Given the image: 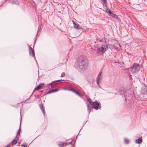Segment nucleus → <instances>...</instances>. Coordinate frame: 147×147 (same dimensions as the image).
I'll return each instance as SVG.
<instances>
[{"mask_svg": "<svg viewBox=\"0 0 147 147\" xmlns=\"http://www.w3.org/2000/svg\"><path fill=\"white\" fill-rule=\"evenodd\" d=\"M119 92L121 94H124L125 100H126L127 98L128 99V97H129V98L131 97V93H130L129 94H128V95H127V92L123 87L120 88L119 90Z\"/></svg>", "mask_w": 147, "mask_h": 147, "instance_id": "7ed1b4c3", "label": "nucleus"}, {"mask_svg": "<svg viewBox=\"0 0 147 147\" xmlns=\"http://www.w3.org/2000/svg\"><path fill=\"white\" fill-rule=\"evenodd\" d=\"M67 144V143H64L61 144H59V146L60 147H63L64 146H66Z\"/></svg>", "mask_w": 147, "mask_h": 147, "instance_id": "aec40b11", "label": "nucleus"}, {"mask_svg": "<svg viewBox=\"0 0 147 147\" xmlns=\"http://www.w3.org/2000/svg\"><path fill=\"white\" fill-rule=\"evenodd\" d=\"M125 142V144H128L129 142V141L127 139H125L124 140Z\"/></svg>", "mask_w": 147, "mask_h": 147, "instance_id": "393cba45", "label": "nucleus"}, {"mask_svg": "<svg viewBox=\"0 0 147 147\" xmlns=\"http://www.w3.org/2000/svg\"><path fill=\"white\" fill-rule=\"evenodd\" d=\"M28 47L29 48V55L30 56H31L34 57L37 64V65H38V64L37 62V61H36V57L35 56L34 50L33 49L32 47H31L29 45H28Z\"/></svg>", "mask_w": 147, "mask_h": 147, "instance_id": "39448f33", "label": "nucleus"}, {"mask_svg": "<svg viewBox=\"0 0 147 147\" xmlns=\"http://www.w3.org/2000/svg\"><path fill=\"white\" fill-rule=\"evenodd\" d=\"M101 1L105 4V6L107 8V3L106 0H101Z\"/></svg>", "mask_w": 147, "mask_h": 147, "instance_id": "5701e85b", "label": "nucleus"}, {"mask_svg": "<svg viewBox=\"0 0 147 147\" xmlns=\"http://www.w3.org/2000/svg\"><path fill=\"white\" fill-rule=\"evenodd\" d=\"M39 31V29H38V31H37V35H36V37H37V36H38V31Z\"/></svg>", "mask_w": 147, "mask_h": 147, "instance_id": "c756f323", "label": "nucleus"}, {"mask_svg": "<svg viewBox=\"0 0 147 147\" xmlns=\"http://www.w3.org/2000/svg\"><path fill=\"white\" fill-rule=\"evenodd\" d=\"M50 94V92H49V91L48 92H45V94Z\"/></svg>", "mask_w": 147, "mask_h": 147, "instance_id": "c85d7f7f", "label": "nucleus"}, {"mask_svg": "<svg viewBox=\"0 0 147 147\" xmlns=\"http://www.w3.org/2000/svg\"><path fill=\"white\" fill-rule=\"evenodd\" d=\"M27 145V144H25L24 143L23 144V145H22V147H26Z\"/></svg>", "mask_w": 147, "mask_h": 147, "instance_id": "bb28decb", "label": "nucleus"}, {"mask_svg": "<svg viewBox=\"0 0 147 147\" xmlns=\"http://www.w3.org/2000/svg\"><path fill=\"white\" fill-rule=\"evenodd\" d=\"M73 22L74 24V27L76 28V29L80 30L83 29V28L81 27L78 24H76L75 23L74 21H73Z\"/></svg>", "mask_w": 147, "mask_h": 147, "instance_id": "9b49d317", "label": "nucleus"}, {"mask_svg": "<svg viewBox=\"0 0 147 147\" xmlns=\"http://www.w3.org/2000/svg\"><path fill=\"white\" fill-rule=\"evenodd\" d=\"M9 2L11 3H14L15 4H18L19 3L18 0H10Z\"/></svg>", "mask_w": 147, "mask_h": 147, "instance_id": "dca6fc26", "label": "nucleus"}, {"mask_svg": "<svg viewBox=\"0 0 147 147\" xmlns=\"http://www.w3.org/2000/svg\"><path fill=\"white\" fill-rule=\"evenodd\" d=\"M67 90L70 91H72L77 95L82 97V95L81 94H80L76 90L72 88L68 87L67 88Z\"/></svg>", "mask_w": 147, "mask_h": 147, "instance_id": "0eeeda50", "label": "nucleus"}, {"mask_svg": "<svg viewBox=\"0 0 147 147\" xmlns=\"http://www.w3.org/2000/svg\"><path fill=\"white\" fill-rule=\"evenodd\" d=\"M88 64L87 58L84 55H81L77 59L75 66L77 68L84 70L87 68Z\"/></svg>", "mask_w": 147, "mask_h": 147, "instance_id": "f257e3e1", "label": "nucleus"}, {"mask_svg": "<svg viewBox=\"0 0 147 147\" xmlns=\"http://www.w3.org/2000/svg\"><path fill=\"white\" fill-rule=\"evenodd\" d=\"M99 104L98 102H94L92 105V107L96 110H97L98 108L99 107Z\"/></svg>", "mask_w": 147, "mask_h": 147, "instance_id": "9d476101", "label": "nucleus"}, {"mask_svg": "<svg viewBox=\"0 0 147 147\" xmlns=\"http://www.w3.org/2000/svg\"><path fill=\"white\" fill-rule=\"evenodd\" d=\"M97 53L99 55H101L105 52L108 49L106 44H103L100 47L97 48Z\"/></svg>", "mask_w": 147, "mask_h": 147, "instance_id": "f03ea898", "label": "nucleus"}, {"mask_svg": "<svg viewBox=\"0 0 147 147\" xmlns=\"http://www.w3.org/2000/svg\"><path fill=\"white\" fill-rule=\"evenodd\" d=\"M65 76V73L64 72H63L61 74V77H63Z\"/></svg>", "mask_w": 147, "mask_h": 147, "instance_id": "a878e982", "label": "nucleus"}, {"mask_svg": "<svg viewBox=\"0 0 147 147\" xmlns=\"http://www.w3.org/2000/svg\"><path fill=\"white\" fill-rule=\"evenodd\" d=\"M100 82L97 81V82H96L97 84V85L98 86L99 88L102 89H103L100 86L99 82Z\"/></svg>", "mask_w": 147, "mask_h": 147, "instance_id": "b1692460", "label": "nucleus"}, {"mask_svg": "<svg viewBox=\"0 0 147 147\" xmlns=\"http://www.w3.org/2000/svg\"><path fill=\"white\" fill-rule=\"evenodd\" d=\"M99 41H100V42H101V40H99Z\"/></svg>", "mask_w": 147, "mask_h": 147, "instance_id": "473e14b6", "label": "nucleus"}, {"mask_svg": "<svg viewBox=\"0 0 147 147\" xmlns=\"http://www.w3.org/2000/svg\"><path fill=\"white\" fill-rule=\"evenodd\" d=\"M87 107L88 111L89 112V113L91 111L92 108L90 106V105L88 104H87Z\"/></svg>", "mask_w": 147, "mask_h": 147, "instance_id": "a211bd4d", "label": "nucleus"}, {"mask_svg": "<svg viewBox=\"0 0 147 147\" xmlns=\"http://www.w3.org/2000/svg\"><path fill=\"white\" fill-rule=\"evenodd\" d=\"M144 86L145 87L143 90L142 93L143 94H147V86L145 84H144Z\"/></svg>", "mask_w": 147, "mask_h": 147, "instance_id": "2eb2a0df", "label": "nucleus"}, {"mask_svg": "<svg viewBox=\"0 0 147 147\" xmlns=\"http://www.w3.org/2000/svg\"><path fill=\"white\" fill-rule=\"evenodd\" d=\"M20 144V143H19L18 144V145H19Z\"/></svg>", "mask_w": 147, "mask_h": 147, "instance_id": "2f4dec72", "label": "nucleus"}, {"mask_svg": "<svg viewBox=\"0 0 147 147\" xmlns=\"http://www.w3.org/2000/svg\"><path fill=\"white\" fill-rule=\"evenodd\" d=\"M36 40H35V42H34V44H35V42H36Z\"/></svg>", "mask_w": 147, "mask_h": 147, "instance_id": "7c9ffc66", "label": "nucleus"}, {"mask_svg": "<svg viewBox=\"0 0 147 147\" xmlns=\"http://www.w3.org/2000/svg\"><path fill=\"white\" fill-rule=\"evenodd\" d=\"M39 107L41 109V111H42V113H43V114L45 116V111L43 109V105L42 104V103L40 104L39 105Z\"/></svg>", "mask_w": 147, "mask_h": 147, "instance_id": "4468645a", "label": "nucleus"}, {"mask_svg": "<svg viewBox=\"0 0 147 147\" xmlns=\"http://www.w3.org/2000/svg\"><path fill=\"white\" fill-rule=\"evenodd\" d=\"M136 143H138L140 144L142 142V140L140 138H139L138 140H136Z\"/></svg>", "mask_w": 147, "mask_h": 147, "instance_id": "6ab92c4d", "label": "nucleus"}, {"mask_svg": "<svg viewBox=\"0 0 147 147\" xmlns=\"http://www.w3.org/2000/svg\"><path fill=\"white\" fill-rule=\"evenodd\" d=\"M19 138V136L18 137V138H17V139L13 140L11 142L10 145L13 146L17 143L18 140V139Z\"/></svg>", "mask_w": 147, "mask_h": 147, "instance_id": "ddd939ff", "label": "nucleus"}, {"mask_svg": "<svg viewBox=\"0 0 147 147\" xmlns=\"http://www.w3.org/2000/svg\"><path fill=\"white\" fill-rule=\"evenodd\" d=\"M59 90V89L56 88L54 89H51L49 91V92H50V93H51L52 92H56Z\"/></svg>", "mask_w": 147, "mask_h": 147, "instance_id": "f3484780", "label": "nucleus"}, {"mask_svg": "<svg viewBox=\"0 0 147 147\" xmlns=\"http://www.w3.org/2000/svg\"><path fill=\"white\" fill-rule=\"evenodd\" d=\"M113 47L115 49H118V48H117V47L116 46L114 45L113 46Z\"/></svg>", "mask_w": 147, "mask_h": 147, "instance_id": "cd10ccee", "label": "nucleus"}, {"mask_svg": "<svg viewBox=\"0 0 147 147\" xmlns=\"http://www.w3.org/2000/svg\"><path fill=\"white\" fill-rule=\"evenodd\" d=\"M87 100L90 105L92 106L93 102H92L90 98H87Z\"/></svg>", "mask_w": 147, "mask_h": 147, "instance_id": "4be33fe9", "label": "nucleus"}, {"mask_svg": "<svg viewBox=\"0 0 147 147\" xmlns=\"http://www.w3.org/2000/svg\"><path fill=\"white\" fill-rule=\"evenodd\" d=\"M106 12L108 13V14L109 16H112L114 18H115L116 19H118L119 18L116 15L113 14L110 10L109 9L107 8L106 9Z\"/></svg>", "mask_w": 147, "mask_h": 147, "instance_id": "423d86ee", "label": "nucleus"}, {"mask_svg": "<svg viewBox=\"0 0 147 147\" xmlns=\"http://www.w3.org/2000/svg\"><path fill=\"white\" fill-rule=\"evenodd\" d=\"M141 66V65H140L136 63H134L132 65V66L130 68L131 69V70L132 72H136L139 71Z\"/></svg>", "mask_w": 147, "mask_h": 147, "instance_id": "20e7f679", "label": "nucleus"}, {"mask_svg": "<svg viewBox=\"0 0 147 147\" xmlns=\"http://www.w3.org/2000/svg\"><path fill=\"white\" fill-rule=\"evenodd\" d=\"M62 80H60L53 81L51 83L49 84H48V86H50L51 88H53L57 85L58 82H60Z\"/></svg>", "mask_w": 147, "mask_h": 147, "instance_id": "6e6552de", "label": "nucleus"}, {"mask_svg": "<svg viewBox=\"0 0 147 147\" xmlns=\"http://www.w3.org/2000/svg\"><path fill=\"white\" fill-rule=\"evenodd\" d=\"M102 73V71H100L99 73V74L97 76V78H96V82H101V79L100 77Z\"/></svg>", "mask_w": 147, "mask_h": 147, "instance_id": "f8f14e48", "label": "nucleus"}, {"mask_svg": "<svg viewBox=\"0 0 147 147\" xmlns=\"http://www.w3.org/2000/svg\"><path fill=\"white\" fill-rule=\"evenodd\" d=\"M45 84L44 83H40L33 90V92H34L35 91H38L40 89L42 88L44 86Z\"/></svg>", "mask_w": 147, "mask_h": 147, "instance_id": "1a4fd4ad", "label": "nucleus"}, {"mask_svg": "<svg viewBox=\"0 0 147 147\" xmlns=\"http://www.w3.org/2000/svg\"><path fill=\"white\" fill-rule=\"evenodd\" d=\"M21 123H20V127L18 131V132L17 133V136H16V137L17 138H18V135H19L20 134V126H21Z\"/></svg>", "mask_w": 147, "mask_h": 147, "instance_id": "412c9836", "label": "nucleus"}]
</instances>
